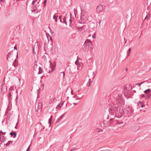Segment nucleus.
Segmentation results:
<instances>
[{"label": "nucleus", "mask_w": 151, "mask_h": 151, "mask_svg": "<svg viewBox=\"0 0 151 151\" xmlns=\"http://www.w3.org/2000/svg\"><path fill=\"white\" fill-rule=\"evenodd\" d=\"M76 149H71L70 150V151H75L76 150Z\"/></svg>", "instance_id": "37"}, {"label": "nucleus", "mask_w": 151, "mask_h": 151, "mask_svg": "<svg viewBox=\"0 0 151 151\" xmlns=\"http://www.w3.org/2000/svg\"><path fill=\"white\" fill-rule=\"evenodd\" d=\"M42 105V104L41 102H39L38 103L37 107V109L39 108L41 109Z\"/></svg>", "instance_id": "10"}, {"label": "nucleus", "mask_w": 151, "mask_h": 151, "mask_svg": "<svg viewBox=\"0 0 151 151\" xmlns=\"http://www.w3.org/2000/svg\"><path fill=\"white\" fill-rule=\"evenodd\" d=\"M53 48L52 47H51V48L50 49V50L51 51H53ZM51 53H52V54H53L54 53V52H53L52 51L51 52Z\"/></svg>", "instance_id": "35"}, {"label": "nucleus", "mask_w": 151, "mask_h": 151, "mask_svg": "<svg viewBox=\"0 0 151 151\" xmlns=\"http://www.w3.org/2000/svg\"><path fill=\"white\" fill-rule=\"evenodd\" d=\"M83 97V96H81L80 97H79L77 96V98L76 99V100H78V99H81Z\"/></svg>", "instance_id": "33"}, {"label": "nucleus", "mask_w": 151, "mask_h": 151, "mask_svg": "<svg viewBox=\"0 0 151 151\" xmlns=\"http://www.w3.org/2000/svg\"><path fill=\"white\" fill-rule=\"evenodd\" d=\"M76 97V96H73V98H75Z\"/></svg>", "instance_id": "58"}, {"label": "nucleus", "mask_w": 151, "mask_h": 151, "mask_svg": "<svg viewBox=\"0 0 151 151\" xmlns=\"http://www.w3.org/2000/svg\"><path fill=\"white\" fill-rule=\"evenodd\" d=\"M141 96L142 97H144L145 96V95L144 94H143L141 95Z\"/></svg>", "instance_id": "41"}, {"label": "nucleus", "mask_w": 151, "mask_h": 151, "mask_svg": "<svg viewBox=\"0 0 151 151\" xmlns=\"http://www.w3.org/2000/svg\"><path fill=\"white\" fill-rule=\"evenodd\" d=\"M101 20H99V26L100 25V24L101 23Z\"/></svg>", "instance_id": "40"}, {"label": "nucleus", "mask_w": 151, "mask_h": 151, "mask_svg": "<svg viewBox=\"0 0 151 151\" xmlns=\"http://www.w3.org/2000/svg\"><path fill=\"white\" fill-rule=\"evenodd\" d=\"M17 124H16V126H15V128H16L17 125Z\"/></svg>", "instance_id": "55"}, {"label": "nucleus", "mask_w": 151, "mask_h": 151, "mask_svg": "<svg viewBox=\"0 0 151 151\" xmlns=\"http://www.w3.org/2000/svg\"><path fill=\"white\" fill-rule=\"evenodd\" d=\"M146 18L147 19H149V18H147V16L145 17V19H146Z\"/></svg>", "instance_id": "49"}, {"label": "nucleus", "mask_w": 151, "mask_h": 151, "mask_svg": "<svg viewBox=\"0 0 151 151\" xmlns=\"http://www.w3.org/2000/svg\"><path fill=\"white\" fill-rule=\"evenodd\" d=\"M134 128H138V126H135Z\"/></svg>", "instance_id": "51"}, {"label": "nucleus", "mask_w": 151, "mask_h": 151, "mask_svg": "<svg viewBox=\"0 0 151 151\" xmlns=\"http://www.w3.org/2000/svg\"><path fill=\"white\" fill-rule=\"evenodd\" d=\"M2 0H0V1L1 2V1H2Z\"/></svg>", "instance_id": "64"}, {"label": "nucleus", "mask_w": 151, "mask_h": 151, "mask_svg": "<svg viewBox=\"0 0 151 151\" xmlns=\"http://www.w3.org/2000/svg\"><path fill=\"white\" fill-rule=\"evenodd\" d=\"M62 16H60L59 17V19L60 20L61 19Z\"/></svg>", "instance_id": "42"}, {"label": "nucleus", "mask_w": 151, "mask_h": 151, "mask_svg": "<svg viewBox=\"0 0 151 151\" xmlns=\"http://www.w3.org/2000/svg\"><path fill=\"white\" fill-rule=\"evenodd\" d=\"M73 104H74V105H77V103H73Z\"/></svg>", "instance_id": "48"}, {"label": "nucleus", "mask_w": 151, "mask_h": 151, "mask_svg": "<svg viewBox=\"0 0 151 151\" xmlns=\"http://www.w3.org/2000/svg\"><path fill=\"white\" fill-rule=\"evenodd\" d=\"M39 89L38 90H37V97L38 98V97H39V96L38 95V94L39 93H40V91H39Z\"/></svg>", "instance_id": "34"}, {"label": "nucleus", "mask_w": 151, "mask_h": 151, "mask_svg": "<svg viewBox=\"0 0 151 151\" xmlns=\"http://www.w3.org/2000/svg\"><path fill=\"white\" fill-rule=\"evenodd\" d=\"M91 45V42L89 40L87 39L84 42L83 48V50L85 51H87L88 50L89 48V47L90 45Z\"/></svg>", "instance_id": "1"}, {"label": "nucleus", "mask_w": 151, "mask_h": 151, "mask_svg": "<svg viewBox=\"0 0 151 151\" xmlns=\"http://www.w3.org/2000/svg\"><path fill=\"white\" fill-rule=\"evenodd\" d=\"M2 133L3 135H4L6 133L2 132L1 131H0V133Z\"/></svg>", "instance_id": "31"}, {"label": "nucleus", "mask_w": 151, "mask_h": 151, "mask_svg": "<svg viewBox=\"0 0 151 151\" xmlns=\"http://www.w3.org/2000/svg\"><path fill=\"white\" fill-rule=\"evenodd\" d=\"M17 57H18V52H17Z\"/></svg>", "instance_id": "54"}, {"label": "nucleus", "mask_w": 151, "mask_h": 151, "mask_svg": "<svg viewBox=\"0 0 151 151\" xmlns=\"http://www.w3.org/2000/svg\"><path fill=\"white\" fill-rule=\"evenodd\" d=\"M139 103L140 104H141V102L140 101H139Z\"/></svg>", "instance_id": "62"}, {"label": "nucleus", "mask_w": 151, "mask_h": 151, "mask_svg": "<svg viewBox=\"0 0 151 151\" xmlns=\"http://www.w3.org/2000/svg\"><path fill=\"white\" fill-rule=\"evenodd\" d=\"M4 86V83H2L1 86V89H2V90H3V86Z\"/></svg>", "instance_id": "32"}, {"label": "nucleus", "mask_w": 151, "mask_h": 151, "mask_svg": "<svg viewBox=\"0 0 151 151\" xmlns=\"http://www.w3.org/2000/svg\"><path fill=\"white\" fill-rule=\"evenodd\" d=\"M11 137L13 136V138H15L17 136V133L15 132H13L12 131L10 133Z\"/></svg>", "instance_id": "5"}, {"label": "nucleus", "mask_w": 151, "mask_h": 151, "mask_svg": "<svg viewBox=\"0 0 151 151\" xmlns=\"http://www.w3.org/2000/svg\"><path fill=\"white\" fill-rule=\"evenodd\" d=\"M92 37L93 38H95V37H94L93 36H92Z\"/></svg>", "instance_id": "63"}, {"label": "nucleus", "mask_w": 151, "mask_h": 151, "mask_svg": "<svg viewBox=\"0 0 151 151\" xmlns=\"http://www.w3.org/2000/svg\"><path fill=\"white\" fill-rule=\"evenodd\" d=\"M38 69H39V71L38 74H39L41 73H42V68L41 67H39V68H38Z\"/></svg>", "instance_id": "17"}, {"label": "nucleus", "mask_w": 151, "mask_h": 151, "mask_svg": "<svg viewBox=\"0 0 151 151\" xmlns=\"http://www.w3.org/2000/svg\"><path fill=\"white\" fill-rule=\"evenodd\" d=\"M113 122V119H110L109 121H108L107 122V123L108 124H111Z\"/></svg>", "instance_id": "18"}, {"label": "nucleus", "mask_w": 151, "mask_h": 151, "mask_svg": "<svg viewBox=\"0 0 151 151\" xmlns=\"http://www.w3.org/2000/svg\"><path fill=\"white\" fill-rule=\"evenodd\" d=\"M33 9H34V10L32 11V12H35V11L36 10V9H37V7H36V6H34L33 7Z\"/></svg>", "instance_id": "20"}, {"label": "nucleus", "mask_w": 151, "mask_h": 151, "mask_svg": "<svg viewBox=\"0 0 151 151\" xmlns=\"http://www.w3.org/2000/svg\"><path fill=\"white\" fill-rule=\"evenodd\" d=\"M47 0H44V5L43 6L44 7H45L46 5V3Z\"/></svg>", "instance_id": "30"}, {"label": "nucleus", "mask_w": 151, "mask_h": 151, "mask_svg": "<svg viewBox=\"0 0 151 151\" xmlns=\"http://www.w3.org/2000/svg\"><path fill=\"white\" fill-rule=\"evenodd\" d=\"M36 62L35 63V65L34 67V70H35L36 68L37 67V64H36Z\"/></svg>", "instance_id": "27"}, {"label": "nucleus", "mask_w": 151, "mask_h": 151, "mask_svg": "<svg viewBox=\"0 0 151 151\" xmlns=\"http://www.w3.org/2000/svg\"><path fill=\"white\" fill-rule=\"evenodd\" d=\"M11 91H12L13 90V87L12 88L11 87V88L10 89Z\"/></svg>", "instance_id": "47"}, {"label": "nucleus", "mask_w": 151, "mask_h": 151, "mask_svg": "<svg viewBox=\"0 0 151 151\" xmlns=\"http://www.w3.org/2000/svg\"><path fill=\"white\" fill-rule=\"evenodd\" d=\"M13 51H12L9 52L8 54H7V60H8V58L10 57V56L11 55L12 53V52H13Z\"/></svg>", "instance_id": "13"}, {"label": "nucleus", "mask_w": 151, "mask_h": 151, "mask_svg": "<svg viewBox=\"0 0 151 151\" xmlns=\"http://www.w3.org/2000/svg\"><path fill=\"white\" fill-rule=\"evenodd\" d=\"M37 1V0H33L32 3V5H34V4Z\"/></svg>", "instance_id": "25"}, {"label": "nucleus", "mask_w": 151, "mask_h": 151, "mask_svg": "<svg viewBox=\"0 0 151 151\" xmlns=\"http://www.w3.org/2000/svg\"><path fill=\"white\" fill-rule=\"evenodd\" d=\"M17 96L16 98V100H17Z\"/></svg>", "instance_id": "61"}, {"label": "nucleus", "mask_w": 151, "mask_h": 151, "mask_svg": "<svg viewBox=\"0 0 151 151\" xmlns=\"http://www.w3.org/2000/svg\"><path fill=\"white\" fill-rule=\"evenodd\" d=\"M63 103H60L57 105L56 108H58V110H60L61 109V107L63 105Z\"/></svg>", "instance_id": "7"}, {"label": "nucleus", "mask_w": 151, "mask_h": 151, "mask_svg": "<svg viewBox=\"0 0 151 151\" xmlns=\"http://www.w3.org/2000/svg\"><path fill=\"white\" fill-rule=\"evenodd\" d=\"M93 79L92 78V79H91V78H90L89 79V80L88 83L87 84V86H91V83L93 81Z\"/></svg>", "instance_id": "8"}, {"label": "nucleus", "mask_w": 151, "mask_h": 151, "mask_svg": "<svg viewBox=\"0 0 151 151\" xmlns=\"http://www.w3.org/2000/svg\"><path fill=\"white\" fill-rule=\"evenodd\" d=\"M151 91V90L150 89H147L144 91V93H148L150 92Z\"/></svg>", "instance_id": "16"}, {"label": "nucleus", "mask_w": 151, "mask_h": 151, "mask_svg": "<svg viewBox=\"0 0 151 151\" xmlns=\"http://www.w3.org/2000/svg\"><path fill=\"white\" fill-rule=\"evenodd\" d=\"M72 93H73V91H71V94H72Z\"/></svg>", "instance_id": "60"}, {"label": "nucleus", "mask_w": 151, "mask_h": 151, "mask_svg": "<svg viewBox=\"0 0 151 151\" xmlns=\"http://www.w3.org/2000/svg\"><path fill=\"white\" fill-rule=\"evenodd\" d=\"M60 20V22H62L61 19Z\"/></svg>", "instance_id": "56"}, {"label": "nucleus", "mask_w": 151, "mask_h": 151, "mask_svg": "<svg viewBox=\"0 0 151 151\" xmlns=\"http://www.w3.org/2000/svg\"><path fill=\"white\" fill-rule=\"evenodd\" d=\"M9 96H11V93H9Z\"/></svg>", "instance_id": "52"}, {"label": "nucleus", "mask_w": 151, "mask_h": 151, "mask_svg": "<svg viewBox=\"0 0 151 151\" xmlns=\"http://www.w3.org/2000/svg\"><path fill=\"white\" fill-rule=\"evenodd\" d=\"M115 92H115V91H114L113 92V93H115Z\"/></svg>", "instance_id": "57"}, {"label": "nucleus", "mask_w": 151, "mask_h": 151, "mask_svg": "<svg viewBox=\"0 0 151 151\" xmlns=\"http://www.w3.org/2000/svg\"><path fill=\"white\" fill-rule=\"evenodd\" d=\"M80 90H78V91H76V95H79L80 93H79V91H80Z\"/></svg>", "instance_id": "29"}, {"label": "nucleus", "mask_w": 151, "mask_h": 151, "mask_svg": "<svg viewBox=\"0 0 151 151\" xmlns=\"http://www.w3.org/2000/svg\"><path fill=\"white\" fill-rule=\"evenodd\" d=\"M5 139L4 136H1L0 137V140L1 142H3L4 141Z\"/></svg>", "instance_id": "12"}, {"label": "nucleus", "mask_w": 151, "mask_h": 151, "mask_svg": "<svg viewBox=\"0 0 151 151\" xmlns=\"http://www.w3.org/2000/svg\"><path fill=\"white\" fill-rule=\"evenodd\" d=\"M55 99V98H52L51 100V101H52V102L53 101H54Z\"/></svg>", "instance_id": "39"}, {"label": "nucleus", "mask_w": 151, "mask_h": 151, "mask_svg": "<svg viewBox=\"0 0 151 151\" xmlns=\"http://www.w3.org/2000/svg\"><path fill=\"white\" fill-rule=\"evenodd\" d=\"M118 106L117 105L113 104L109 109V112L111 113H116L118 111Z\"/></svg>", "instance_id": "2"}, {"label": "nucleus", "mask_w": 151, "mask_h": 151, "mask_svg": "<svg viewBox=\"0 0 151 151\" xmlns=\"http://www.w3.org/2000/svg\"><path fill=\"white\" fill-rule=\"evenodd\" d=\"M131 50L130 48H129L128 49L127 52V57H128L129 56L130 53L131 52Z\"/></svg>", "instance_id": "15"}, {"label": "nucleus", "mask_w": 151, "mask_h": 151, "mask_svg": "<svg viewBox=\"0 0 151 151\" xmlns=\"http://www.w3.org/2000/svg\"><path fill=\"white\" fill-rule=\"evenodd\" d=\"M70 19L69 20V22H70V23H72V21L71 19L72 17H71V14H70Z\"/></svg>", "instance_id": "28"}, {"label": "nucleus", "mask_w": 151, "mask_h": 151, "mask_svg": "<svg viewBox=\"0 0 151 151\" xmlns=\"http://www.w3.org/2000/svg\"><path fill=\"white\" fill-rule=\"evenodd\" d=\"M30 149V145L28 147L27 149V150L26 151H29V150Z\"/></svg>", "instance_id": "38"}, {"label": "nucleus", "mask_w": 151, "mask_h": 151, "mask_svg": "<svg viewBox=\"0 0 151 151\" xmlns=\"http://www.w3.org/2000/svg\"><path fill=\"white\" fill-rule=\"evenodd\" d=\"M115 88H116V87H114V90H116Z\"/></svg>", "instance_id": "59"}, {"label": "nucleus", "mask_w": 151, "mask_h": 151, "mask_svg": "<svg viewBox=\"0 0 151 151\" xmlns=\"http://www.w3.org/2000/svg\"><path fill=\"white\" fill-rule=\"evenodd\" d=\"M84 27V26H82L81 27H77V29L78 30H82V29L83 28V27Z\"/></svg>", "instance_id": "22"}, {"label": "nucleus", "mask_w": 151, "mask_h": 151, "mask_svg": "<svg viewBox=\"0 0 151 151\" xmlns=\"http://www.w3.org/2000/svg\"><path fill=\"white\" fill-rule=\"evenodd\" d=\"M65 114L66 113L62 115H61L60 116L58 120H57L56 123L59 122L61 120V119L63 118V116L65 115Z\"/></svg>", "instance_id": "6"}, {"label": "nucleus", "mask_w": 151, "mask_h": 151, "mask_svg": "<svg viewBox=\"0 0 151 151\" xmlns=\"http://www.w3.org/2000/svg\"><path fill=\"white\" fill-rule=\"evenodd\" d=\"M145 106L144 105L142 104L141 105V107H144Z\"/></svg>", "instance_id": "46"}, {"label": "nucleus", "mask_w": 151, "mask_h": 151, "mask_svg": "<svg viewBox=\"0 0 151 151\" xmlns=\"http://www.w3.org/2000/svg\"><path fill=\"white\" fill-rule=\"evenodd\" d=\"M58 17V15H54L53 17V18L55 20V22H57V19Z\"/></svg>", "instance_id": "14"}, {"label": "nucleus", "mask_w": 151, "mask_h": 151, "mask_svg": "<svg viewBox=\"0 0 151 151\" xmlns=\"http://www.w3.org/2000/svg\"><path fill=\"white\" fill-rule=\"evenodd\" d=\"M96 11L98 12L102 11L103 10V6L101 5H99L96 7Z\"/></svg>", "instance_id": "4"}, {"label": "nucleus", "mask_w": 151, "mask_h": 151, "mask_svg": "<svg viewBox=\"0 0 151 151\" xmlns=\"http://www.w3.org/2000/svg\"><path fill=\"white\" fill-rule=\"evenodd\" d=\"M14 50H17V47H16V46H15L14 47Z\"/></svg>", "instance_id": "43"}, {"label": "nucleus", "mask_w": 151, "mask_h": 151, "mask_svg": "<svg viewBox=\"0 0 151 151\" xmlns=\"http://www.w3.org/2000/svg\"><path fill=\"white\" fill-rule=\"evenodd\" d=\"M63 73V78H64V76H65V73L64 72H61L60 73Z\"/></svg>", "instance_id": "36"}, {"label": "nucleus", "mask_w": 151, "mask_h": 151, "mask_svg": "<svg viewBox=\"0 0 151 151\" xmlns=\"http://www.w3.org/2000/svg\"><path fill=\"white\" fill-rule=\"evenodd\" d=\"M35 110L36 112H37V113H39V114H40V112L41 111V109L39 108L37 109V107L36 106H35Z\"/></svg>", "instance_id": "9"}, {"label": "nucleus", "mask_w": 151, "mask_h": 151, "mask_svg": "<svg viewBox=\"0 0 151 151\" xmlns=\"http://www.w3.org/2000/svg\"><path fill=\"white\" fill-rule=\"evenodd\" d=\"M116 121H117V122H116V123L117 124H123V122H120L119 121H118L117 120Z\"/></svg>", "instance_id": "26"}, {"label": "nucleus", "mask_w": 151, "mask_h": 151, "mask_svg": "<svg viewBox=\"0 0 151 151\" xmlns=\"http://www.w3.org/2000/svg\"><path fill=\"white\" fill-rule=\"evenodd\" d=\"M151 96V94H150L148 95L147 97L149 98Z\"/></svg>", "instance_id": "45"}, {"label": "nucleus", "mask_w": 151, "mask_h": 151, "mask_svg": "<svg viewBox=\"0 0 151 151\" xmlns=\"http://www.w3.org/2000/svg\"><path fill=\"white\" fill-rule=\"evenodd\" d=\"M78 59L75 62V64L76 65H77L78 66V67H79V65H80L79 63H78Z\"/></svg>", "instance_id": "23"}, {"label": "nucleus", "mask_w": 151, "mask_h": 151, "mask_svg": "<svg viewBox=\"0 0 151 151\" xmlns=\"http://www.w3.org/2000/svg\"><path fill=\"white\" fill-rule=\"evenodd\" d=\"M52 118V116L51 115L48 120V124H49V127L51 126V121Z\"/></svg>", "instance_id": "11"}, {"label": "nucleus", "mask_w": 151, "mask_h": 151, "mask_svg": "<svg viewBox=\"0 0 151 151\" xmlns=\"http://www.w3.org/2000/svg\"><path fill=\"white\" fill-rule=\"evenodd\" d=\"M128 69L127 68H126V71H127V70Z\"/></svg>", "instance_id": "53"}, {"label": "nucleus", "mask_w": 151, "mask_h": 151, "mask_svg": "<svg viewBox=\"0 0 151 151\" xmlns=\"http://www.w3.org/2000/svg\"><path fill=\"white\" fill-rule=\"evenodd\" d=\"M63 21L62 22L63 23H65L66 24H67V22L66 21V17H64L63 19Z\"/></svg>", "instance_id": "19"}, {"label": "nucleus", "mask_w": 151, "mask_h": 151, "mask_svg": "<svg viewBox=\"0 0 151 151\" xmlns=\"http://www.w3.org/2000/svg\"><path fill=\"white\" fill-rule=\"evenodd\" d=\"M147 82V83H150V82H149L148 81H143V82H141L140 83V85H139V86H140L141 85V84H142L144 82Z\"/></svg>", "instance_id": "24"}, {"label": "nucleus", "mask_w": 151, "mask_h": 151, "mask_svg": "<svg viewBox=\"0 0 151 151\" xmlns=\"http://www.w3.org/2000/svg\"><path fill=\"white\" fill-rule=\"evenodd\" d=\"M140 84V83H138L136 84V85H139V86Z\"/></svg>", "instance_id": "50"}, {"label": "nucleus", "mask_w": 151, "mask_h": 151, "mask_svg": "<svg viewBox=\"0 0 151 151\" xmlns=\"http://www.w3.org/2000/svg\"><path fill=\"white\" fill-rule=\"evenodd\" d=\"M33 54H35V52L34 51V48H33Z\"/></svg>", "instance_id": "44"}, {"label": "nucleus", "mask_w": 151, "mask_h": 151, "mask_svg": "<svg viewBox=\"0 0 151 151\" xmlns=\"http://www.w3.org/2000/svg\"><path fill=\"white\" fill-rule=\"evenodd\" d=\"M94 74V72L91 70H90L89 71H88V77L91 78H92L93 79L95 75Z\"/></svg>", "instance_id": "3"}, {"label": "nucleus", "mask_w": 151, "mask_h": 151, "mask_svg": "<svg viewBox=\"0 0 151 151\" xmlns=\"http://www.w3.org/2000/svg\"><path fill=\"white\" fill-rule=\"evenodd\" d=\"M12 142L11 141H9L8 142H7L6 144H5V145L6 146H8Z\"/></svg>", "instance_id": "21"}]
</instances>
